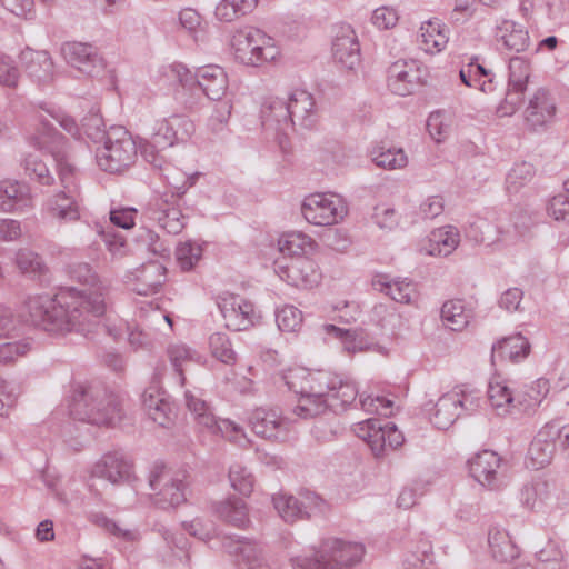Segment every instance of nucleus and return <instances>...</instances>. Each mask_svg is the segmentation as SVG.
<instances>
[{"mask_svg": "<svg viewBox=\"0 0 569 569\" xmlns=\"http://www.w3.org/2000/svg\"><path fill=\"white\" fill-rule=\"evenodd\" d=\"M23 59L30 63L31 74L38 79L50 78L53 70V62L46 51L28 50L22 53Z\"/></svg>", "mask_w": 569, "mask_h": 569, "instance_id": "36", "label": "nucleus"}, {"mask_svg": "<svg viewBox=\"0 0 569 569\" xmlns=\"http://www.w3.org/2000/svg\"><path fill=\"white\" fill-rule=\"evenodd\" d=\"M555 110V104L548 93L539 91L530 101L527 119L532 126H541L553 117Z\"/></svg>", "mask_w": 569, "mask_h": 569, "instance_id": "29", "label": "nucleus"}, {"mask_svg": "<svg viewBox=\"0 0 569 569\" xmlns=\"http://www.w3.org/2000/svg\"><path fill=\"white\" fill-rule=\"evenodd\" d=\"M449 30L439 19H430L421 23L418 42L420 48L427 53H439L448 44Z\"/></svg>", "mask_w": 569, "mask_h": 569, "instance_id": "17", "label": "nucleus"}, {"mask_svg": "<svg viewBox=\"0 0 569 569\" xmlns=\"http://www.w3.org/2000/svg\"><path fill=\"white\" fill-rule=\"evenodd\" d=\"M161 76L168 86L179 83L182 87H191L197 82L207 97L212 100L220 99L226 93L228 87L227 76L223 69L218 66L201 68L196 79L183 64L174 63L163 68Z\"/></svg>", "mask_w": 569, "mask_h": 569, "instance_id": "4", "label": "nucleus"}, {"mask_svg": "<svg viewBox=\"0 0 569 569\" xmlns=\"http://www.w3.org/2000/svg\"><path fill=\"white\" fill-rule=\"evenodd\" d=\"M161 267L158 264H150L141 271V280L146 281L142 287H136L134 290L139 295H150L157 291L161 284Z\"/></svg>", "mask_w": 569, "mask_h": 569, "instance_id": "47", "label": "nucleus"}, {"mask_svg": "<svg viewBox=\"0 0 569 569\" xmlns=\"http://www.w3.org/2000/svg\"><path fill=\"white\" fill-rule=\"evenodd\" d=\"M202 249L193 242H183L177 247L176 256L182 270H190L201 258Z\"/></svg>", "mask_w": 569, "mask_h": 569, "instance_id": "45", "label": "nucleus"}, {"mask_svg": "<svg viewBox=\"0 0 569 569\" xmlns=\"http://www.w3.org/2000/svg\"><path fill=\"white\" fill-rule=\"evenodd\" d=\"M498 40L505 48L512 52H522L530 44L528 30L519 23L505 20L498 27Z\"/></svg>", "mask_w": 569, "mask_h": 569, "instance_id": "24", "label": "nucleus"}, {"mask_svg": "<svg viewBox=\"0 0 569 569\" xmlns=\"http://www.w3.org/2000/svg\"><path fill=\"white\" fill-rule=\"evenodd\" d=\"M283 379L289 389L299 395L296 411L302 418L321 415L328 408L341 409L358 395L352 381L325 370L296 367L289 369Z\"/></svg>", "mask_w": 569, "mask_h": 569, "instance_id": "2", "label": "nucleus"}, {"mask_svg": "<svg viewBox=\"0 0 569 569\" xmlns=\"http://www.w3.org/2000/svg\"><path fill=\"white\" fill-rule=\"evenodd\" d=\"M370 157L375 164L387 170L402 169L408 163V157L401 148L379 144L372 148Z\"/></svg>", "mask_w": 569, "mask_h": 569, "instance_id": "28", "label": "nucleus"}, {"mask_svg": "<svg viewBox=\"0 0 569 569\" xmlns=\"http://www.w3.org/2000/svg\"><path fill=\"white\" fill-rule=\"evenodd\" d=\"M278 328L283 332H297L302 327V312L295 306L281 307L276 316Z\"/></svg>", "mask_w": 569, "mask_h": 569, "instance_id": "41", "label": "nucleus"}, {"mask_svg": "<svg viewBox=\"0 0 569 569\" xmlns=\"http://www.w3.org/2000/svg\"><path fill=\"white\" fill-rule=\"evenodd\" d=\"M209 349L211 356L224 363L232 366L237 361V353L232 347L229 337L221 332H216L209 338Z\"/></svg>", "mask_w": 569, "mask_h": 569, "instance_id": "34", "label": "nucleus"}, {"mask_svg": "<svg viewBox=\"0 0 569 569\" xmlns=\"http://www.w3.org/2000/svg\"><path fill=\"white\" fill-rule=\"evenodd\" d=\"M2 6L18 17H27L33 10V0H1Z\"/></svg>", "mask_w": 569, "mask_h": 569, "instance_id": "63", "label": "nucleus"}, {"mask_svg": "<svg viewBox=\"0 0 569 569\" xmlns=\"http://www.w3.org/2000/svg\"><path fill=\"white\" fill-rule=\"evenodd\" d=\"M18 268L26 273H36L42 271V262L40 258L28 250H22L17 256Z\"/></svg>", "mask_w": 569, "mask_h": 569, "instance_id": "58", "label": "nucleus"}, {"mask_svg": "<svg viewBox=\"0 0 569 569\" xmlns=\"http://www.w3.org/2000/svg\"><path fill=\"white\" fill-rule=\"evenodd\" d=\"M88 420L96 425L112 426L120 420V409L116 402H109L103 409L91 411Z\"/></svg>", "mask_w": 569, "mask_h": 569, "instance_id": "51", "label": "nucleus"}, {"mask_svg": "<svg viewBox=\"0 0 569 569\" xmlns=\"http://www.w3.org/2000/svg\"><path fill=\"white\" fill-rule=\"evenodd\" d=\"M68 64L90 77H100L106 64L96 49L87 43L68 42L62 47Z\"/></svg>", "mask_w": 569, "mask_h": 569, "instance_id": "11", "label": "nucleus"}, {"mask_svg": "<svg viewBox=\"0 0 569 569\" xmlns=\"http://www.w3.org/2000/svg\"><path fill=\"white\" fill-rule=\"evenodd\" d=\"M356 433L368 443L375 456L382 455L387 448L400 447L405 437L391 422L381 425L377 419H368L357 425Z\"/></svg>", "mask_w": 569, "mask_h": 569, "instance_id": "7", "label": "nucleus"}, {"mask_svg": "<svg viewBox=\"0 0 569 569\" xmlns=\"http://www.w3.org/2000/svg\"><path fill=\"white\" fill-rule=\"evenodd\" d=\"M230 481L234 490L241 495L248 496L252 491L253 480L252 477L240 467L230 470Z\"/></svg>", "mask_w": 569, "mask_h": 569, "instance_id": "56", "label": "nucleus"}, {"mask_svg": "<svg viewBox=\"0 0 569 569\" xmlns=\"http://www.w3.org/2000/svg\"><path fill=\"white\" fill-rule=\"evenodd\" d=\"M361 407L368 413H377L386 417L392 413V401L383 397H366L361 399Z\"/></svg>", "mask_w": 569, "mask_h": 569, "instance_id": "57", "label": "nucleus"}, {"mask_svg": "<svg viewBox=\"0 0 569 569\" xmlns=\"http://www.w3.org/2000/svg\"><path fill=\"white\" fill-rule=\"evenodd\" d=\"M363 547L359 543L331 539L322 545L321 559L317 562L332 569H343L361 560Z\"/></svg>", "mask_w": 569, "mask_h": 569, "instance_id": "12", "label": "nucleus"}, {"mask_svg": "<svg viewBox=\"0 0 569 569\" xmlns=\"http://www.w3.org/2000/svg\"><path fill=\"white\" fill-rule=\"evenodd\" d=\"M529 78V66L528 63L520 59L515 58L510 61V84L518 92L525 90L526 84Z\"/></svg>", "mask_w": 569, "mask_h": 569, "instance_id": "49", "label": "nucleus"}, {"mask_svg": "<svg viewBox=\"0 0 569 569\" xmlns=\"http://www.w3.org/2000/svg\"><path fill=\"white\" fill-rule=\"evenodd\" d=\"M18 79V70L11 67L4 57H0V83L2 86L14 87Z\"/></svg>", "mask_w": 569, "mask_h": 569, "instance_id": "64", "label": "nucleus"}, {"mask_svg": "<svg viewBox=\"0 0 569 569\" xmlns=\"http://www.w3.org/2000/svg\"><path fill=\"white\" fill-rule=\"evenodd\" d=\"M323 331L338 338L349 353L362 352L371 349L369 336L362 329L343 330L333 325H325Z\"/></svg>", "mask_w": 569, "mask_h": 569, "instance_id": "26", "label": "nucleus"}, {"mask_svg": "<svg viewBox=\"0 0 569 569\" xmlns=\"http://www.w3.org/2000/svg\"><path fill=\"white\" fill-rule=\"evenodd\" d=\"M136 156V142L126 129L119 127L108 132L106 143L97 154V161L102 170L118 173L129 168Z\"/></svg>", "mask_w": 569, "mask_h": 569, "instance_id": "5", "label": "nucleus"}, {"mask_svg": "<svg viewBox=\"0 0 569 569\" xmlns=\"http://www.w3.org/2000/svg\"><path fill=\"white\" fill-rule=\"evenodd\" d=\"M233 552L240 555L249 569H270L264 562L261 550L252 541H241L234 547Z\"/></svg>", "mask_w": 569, "mask_h": 569, "instance_id": "43", "label": "nucleus"}, {"mask_svg": "<svg viewBox=\"0 0 569 569\" xmlns=\"http://www.w3.org/2000/svg\"><path fill=\"white\" fill-rule=\"evenodd\" d=\"M372 219L382 230H393L399 224V214L386 204H379L375 208Z\"/></svg>", "mask_w": 569, "mask_h": 569, "instance_id": "53", "label": "nucleus"}, {"mask_svg": "<svg viewBox=\"0 0 569 569\" xmlns=\"http://www.w3.org/2000/svg\"><path fill=\"white\" fill-rule=\"evenodd\" d=\"M220 512L226 520L238 527H242L248 522L247 508L240 500L226 502L222 505Z\"/></svg>", "mask_w": 569, "mask_h": 569, "instance_id": "48", "label": "nucleus"}, {"mask_svg": "<svg viewBox=\"0 0 569 569\" xmlns=\"http://www.w3.org/2000/svg\"><path fill=\"white\" fill-rule=\"evenodd\" d=\"M226 327L234 330H246L256 318L254 309L251 302L239 296L227 295L219 302Z\"/></svg>", "mask_w": 569, "mask_h": 569, "instance_id": "15", "label": "nucleus"}, {"mask_svg": "<svg viewBox=\"0 0 569 569\" xmlns=\"http://www.w3.org/2000/svg\"><path fill=\"white\" fill-rule=\"evenodd\" d=\"M26 170L29 172L30 176L33 174L42 183L49 182L50 177L48 168L42 161H38L37 157L30 156L27 159Z\"/></svg>", "mask_w": 569, "mask_h": 569, "instance_id": "61", "label": "nucleus"}, {"mask_svg": "<svg viewBox=\"0 0 569 569\" xmlns=\"http://www.w3.org/2000/svg\"><path fill=\"white\" fill-rule=\"evenodd\" d=\"M50 211L54 217L64 221H74L80 216L77 202L64 193L54 197L50 202Z\"/></svg>", "mask_w": 569, "mask_h": 569, "instance_id": "40", "label": "nucleus"}, {"mask_svg": "<svg viewBox=\"0 0 569 569\" xmlns=\"http://www.w3.org/2000/svg\"><path fill=\"white\" fill-rule=\"evenodd\" d=\"M377 290L385 291L397 302L408 303L415 296V286L409 281L388 282L385 276H377L372 281Z\"/></svg>", "mask_w": 569, "mask_h": 569, "instance_id": "32", "label": "nucleus"}, {"mask_svg": "<svg viewBox=\"0 0 569 569\" xmlns=\"http://www.w3.org/2000/svg\"><path fill=\"white\" fill-rule=\"evenodd\" d=\"M500 459L497 453L485 450L469 461L471 477L483 486L491 487L497 478Z\"/></svg>", "mask_w": 569, "mask_h": 569, "instance_id": "21", "label": "nucleus"}, {"mask_svg": "<svg viewBox=\"0 0 569 569\" xmlns=\"http://www.w3.org/2000/svg\"><path fill=\"white\" fill-rule=\"evenodd\" d=\"M279 277L298 289H312L322 280V271L315 257H302L278 264Z\"/></svg>", "mask_w": 569, "mask_h": 569, "instance_id": "9", "label": "nucleus"}, {"mask_svg": "<svg viewBox=\"0 0 569 569\" xmlns=\"http://www.w3.org/2000/svg\"><path fill=\"white\" fill-rule=\"evenodd\" d=\"M530 351L528 340L521 335H513L498 341L492 347V361H519L525 359Z\"/></svg>", "mask_w": 569, "mask_h": 569, "instance_id": "23", "label": "nucleus"}, {"mask_svg": "<svg viewBox=\"0 0 569 569\" xmlns=\"http://www.w3.org/2000/svg\"><path fill=\"white\" fill-rule=\"evenodd\" d=\"M230 46L236 59L247 66H261L280 57V48L274 39L252 27L234 31Z\"/></svg>", "mask_w": 569, "mask_h": 569, "instance_id": "3", "label": "nucleus"}, {"mask_svg": "<svg viewBox=\"0 0 569 569\" xmlns=\"http://www.w3.org/2000/svg\"><path fill=\"white\" fill-rule=\"evenodd\" d=\"M473 390L466 386H457L439 398L432 416L435 426L448 429L460 415L461 409L472 410L475 402Z\"/></svg>", "mask_w": 569, "mask_h": 569, "instance_id": "8", "label": "nucleus"}, {"mask_svg": "<svg viewBox=\"0 0 569 569\" xmlns=\"http://www.w3.org/2000/svg\"><path fill=\"white\" fill-rule=\"evenodd\" d=\"M458 243V231L452 227H445L431 232L425 250L430 256H447L457 248Z\"/></svg>", "mask_w": 569, "mask_h": 569, "instance_id": "27", "label": "nucleus"}, {"mask_svg": "<svg viewBox=\"0 0 569 569\" xmlns=\"http://www.w3.org/2000/svg\"><path fill=\"white\" fill-rule=\"evenodd\" d=\"M307 506L309 510L303 511L298 501L286 495H278L273 498L274 508L277 509L280 517L287 522H293L298 519H302L305 516L310 517L315 508L322 511L325 502L317 495H309L306 497Z\"/></svg>", "mask_w": 569, "mask_h": 569, "instance_id": "18", "label": "nucleus"}, {"mask_svg": "<svg viewBox=\"0 0 569 569\" xmlns=\"http://www.w3.org/2000/svg\"><path fill=\"white\" fill-rule=\"evenodd\" d=\"M26 204L22 188L17 182L3 181L0 184V208L3 210H19Z\"/></svg>", "mask_w": 569, "mask_h": 569, "instance_id": "37", "label": "nucleus"}, {"mask_svg": "<svg viewBox=\"0 0 569 569\" xmlns=\"http://www.w3.org/2000/svg\"><path fill=\"white\" fill-rule=\"evenodd\" d=\"M184 489L186 487L182 483V481L178 480L177 482L167 485L163 488L161 495L163 497V500L168 502L170 506H179L186 499Z\"/></svg>", "mask_w": 569, "mask_h": 569, "instance_id": "60", "label": "nucleus"}, {"mask_svg": "<svg viewBox=\"0 0 569 569\" xmlns=\"http://www.w3.org/2000/svg\"><path fill=\"white\" fill-rule=\"evenodd\" d=\"M187 406L189 410L194 415L196 420L202 427H211L213 422V416L210 413L206 402L191 393L186 395Z\"/></svg>", "mask_w": 569, "mask_h": 569, "instance_id": "52", "label": "nucleus"}, {"mask_svg": "<svg viewBox=\"0 0 569 569\" xmlns=\"http://www.w3.org/2000/svg\"><path fill=\"white\" fill-rule=\"evenodd\" d=\"M371 21L373 26L377 27L378 29H392L397 26L399 21V13L392 7L382 6L373 11Z\"/></svg>", "mask_w": 569, "mask_h": 569, "instance_id": "50", "label": "nucleus"}, {"mask_svg": "<svg viewBox=\"0 0 569 569\" xmlns=\"http://www.w3.org/2000/svg\"><path fill=\"white\" fill-rule=\"evenodd\" d=\"M258 0H220L214 9V17L222 22H231L251 12Z\"/></svg>", "mask_w": 569, "mask_h": 569, "instance_id": "30", "label": "nucleus"}, {"mask_svg": "<svg viewBox=\"0 0 569 569\" xmlns=\"http://www.w3.org/2000/svg\"><path fill=\"white\" fill-rule=\"evenodd\" d=\"M279 251L291 259L302 257H315L318 252V243L302 232H287L278 240Z\"/></svg>", "mask_w": 569, "mask_h": 569, "instance_id": "19", "label": "nucleus"}, {"mask_svg": "<svg viewBox=\"0 0 569 569\" xmlns=\"http://www.w3.org/2000/svg\"><path fill=\"white\" fill-rule=\"evenodd\" d=\"M290 127L296 123L302 127H311L313 124V116L316 114V103L313 97L306 90H295L288 100Z\"/></svg>", "mask_w": 569, "mask_h": 569, "instance_id": "20", "label": "nucleus"}, {"mask_svg": "<svg viewBox=\"0 0 569 569\" xmlns=\"http://www.w3.org/2000/svg\"><path fill=\"white\" fill-rule=\"evenodd\" d=\"M303 218L315 226H333L348 213L346 201L336 193H311L301 206Z\"/></svg>", "mask_w": 569, "mask_h": 569, "instance_id": "6", "label": "nucleus"}, {"mask_svg": "<svg viewBox=\"0 0 569 569\" xmlns=\"http://www.w3.org/2000/svg\"><path fill=\"white\" fill-rule=\"evenodd\" d=\"M488 77V71L478 63H469L460 70V79L467 87H477L482 92L491 91V79L482 80Z\"/></svg>", "mask_w": 569, "mask_h": 569, "instance_id": "38", "label": "nucleus"}, {"mask_svg": "<svg viewBox=\"0 0 569 569\" xmlns=\"http://www.w3.org/2000/svg\"><path fill=\"white\" fill-rule=\"evenodd\" d=\"M134 214L136 210L133 209L113 210L110 213V220L120 228L130 229L134 226Z\"/></svg>", "mask_w": 569, "mask_h": 569, "instance_id": "62", "label": "nucleus"}, {"mask_svg": "<svg viewBox=\"0 0 569 569\" xmlns=\"http://www.w3.org/2000/svg\"><path fill=\"white\" fill-rule=\"evenodd\" d=\"M332 56L345 69L353 70L360 63V47L355 30L339 24L333 30Z\"/></svg>", "mask_w": 569, "mask_h": 569, "instance_id": "13", "label": "nucleus"}, {"mask_svg": "<svg viewBox=\"0 0 569 569\" xmlns=\"http://www.w3.org/2000/svg\"><path fill=\"white\" fill-rule=\"evenodd\" d=\"M158 220L160 226L169 233H179L184 227L181 211L176 207L169 208Z\"/></svg>", "mask_w": 569, "mask_h": 569, "instance_id": "54", "label": "nucleus"}, {"mask_svg": "<svg viewBox=\"0 0 569 569\" xmlns=\"http://www.w3.org/2000/svg\"><path fill=\"white\" fill-rule=\"evenodd\" d=\"M451 124L452 121L450 116L437 111L429 116L427 121V129L430 137L436 142H442L449 137L451 131Z\"/></svg>", "mask_w": 569, "mask_h": 569, "instance_id": "42", "label": "nucleus"}, {"mask_svg": "<svg viewBox=\"0 0 569 569\" xmlns=\"http://www.w3.org/2000/svg\"><path fill=\"white\" fill-rule=\"evenodd\" d=\"M548 213L557 221H569V196H555L549 202Z\"/></svg>", "mask_w": 569, "mask_h": 569, "instance_id": "55", "label": "nucleus"}, {"mask_svg": "<svg viewBox=\"0 0 569 569\" xmlns=\"http://www.w3.org/2000/svg\"><path fill=\"white\" fill-rule=\"evenodd\" d=\"M104 476L113 483L129 479L131 465L117 457H108L104 461Z\"/></svg>", "mask_w": 569, "mask_h": 569, "instance_id": "46", "label": "nucleus"}, {"mask_svg": "<svg viewBox=\"0 0 569 569\" xmlns=\"http://www.w3.org/2000/svg\"><path fill=\"white\" fill-rule=\"evenodd\" d=\"M549 392V382L545 379H538L528 386L525 391L518 396V402L526 410L538 407Z\"/></svg>", "mask_w": 569, "mask_h": 569, "instance_id": "39", "label": "nucleus"}, {"mask_svg": "<svg viewBox=\"0 0 569 569\" xmlns=\"http://www.w3.org/2000/svg\"><path fill=\"white\" fill-rule=\"evenodd\" d=\"M488 399L493 409L506 412L513 401V396L506 381L496 377L489 382Z\"/></svg>", "mask_w": 569, "mask_h": 569, "instance_id": "35", "label": "nucleus"}, {"mask_svg": "<svg viewBox=\"0 0 569 569\" xmlns=\"http://www.w3.org/2000/svg\"><path fill=\"white\" fill-rule=\"evenodd\" d=\"M211 423H212L211 427H206V428L209 429L210 431L219 432L223 437H226L232 441L239 440V438L242 436L241 429L230 420L224 419V420L217 421L213 418V422H211Z\"/></svg>", "mask_w": 569, "mask_h": 569, "instance_id": "59", "label": "nucleus"}, {"mask_svg": "<svg viewBox=\"0 0 569 569\" xmlns=\"http://www.w3.org/2000/svg\"><path fill=\"white\" fill-rule=\"evenodd\" d=\"M252 431L262 438H277L283 430L284 422L274 410L258 408L249 418Z\"/></svg>", "mask_w": 569, "mask_h": 569, "instance_id": "22", "label": "nucleus"}, {"mask_svg": "<svg viewBox=\"0 0 569 569\" xmlns=\"http://www.w3.org/2000/svg\"><path fill=\"white\" fill-rule=\"evenodd\" d=\"M489 546L492 555L499 561H509L518 557V548L503 530H492L489 533Z\"/></svg>", "mask_w": 569, "mask_h": 569, "instance_id": "33", "label": "nucleus"}, {"mask_svg": "<svg viewBox=\"0 0 569 569\" xmlns=\"http://www.w3.org/2000/svg\"><path fill=\"white\" fill-rule=\"evenodd\" d=\"M192 123L181 117H172L157 122L153 143L163 149L183 141L192 133Z\"/></svg>", "mask_w": 569, "mask_h": 569, "instance_id": "16", "label": "nucleus"}, {"mask_svg": "<svg viewBox=\"0 0 569 569\" xmlns=\"http://www.w3.org/2000/svg\"><path fill=\"white\" fill-rule=\"evenodd\" d=\"M471 312L461 300L447 301L441 309L443 323L453 331L462 330L470 320Z\"/></svg>", "mask_w": 569, "mask_h": 569, "instance_id": "31", "label": "nucleus"}, {"mask_svg": "<svg viewBox=\"0 0 569 569\" xmlns=\"http://www.w3.org/2000/svg\"><path fill=\"white\" fill-rule=\"evenodd\" d=\"M261 114L266 128L283 132L291 128L288 102L279 98L268 99L262 106Z\"/></svg>", "mask_w": 569, "mask_h": 569, "instance_id": "25", "label": "nucleus"}, {"mask_svg": "<svg viewBox=\"0 0 569 569\" xmlns=\"http://www.w3.org/2000/svg\"><path fill=\"white\" fill-rule=\"evenodd\" d=\"M558 431L556 423L545 425L531 441L526 465L532 469H541L550 465L556 452Z\"/></svg>", "mask_w": 569, "mask_h": 569, "instance_id": "14", "label": "nucleus"}, {"mask_svg": "<svg viewBox=\"0 0 569 569\" xmlns=\"http://www.w3.org/2000/svg\"><path fill=\"white\" fill-rule=\"evenodd\" d=\"M71 278L79 286H72L56 298L39 296L30 298L26 308L29 320L48 331H69L84 312L99 317L104 312V287L98 281L88 264H79L71 271Z\"/></svg>", "mask_w": 569, "mask_h": 569, "instance_id": "1", "label": "nucleus"}, {"mask_svg": "<svg viewBox=\"0 0 569 569\" xmlns=\"http://www.w3.org/2000/svg\"><path fill=\"white\" fill-rule=\"evenodd\" d=\"M428 79L427 68L417 60L395 62L389 69L388 87L398 96H408Z\"/></svg>", "mask_w": 569, "mask_h": 569, "instance_id": "10", "label": "nucleus"}, {"mask_svg": "<svg viewBox=\"0 0 569 569\" xmlns=\"http://www.w3.org/2000/svg\"><path fill=\"white\" fill-rule=\"evenodd\" d=\"M180 26L194 39L204 33L206 26L200 13L191 8H184L179 12Z\"/></svg>", "mask_w": 569, "mask_h": 569, "instance_id": "44", "label": "nucleus"}]
</instances>
